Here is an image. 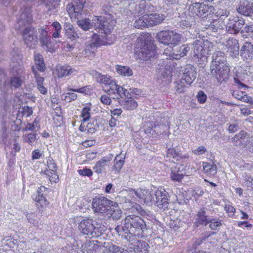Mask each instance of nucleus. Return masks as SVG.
Returning <instances> with one entry per match:
<instances>
[{"label":"nucleus","mask_w":253,"mask_h":253,"mask_svg":"<svg viewBox=\"0 0 253 253\" xmlns=\"http://www.w3.org/2000/svg\"><path fill=\"white\" fill-rule=\"evenodd\" d=\"M148 229L144 220L140 216L129 215L122 221V224L117 225L114 229L116 233L125 240L127 236H142Z\"/></svg>","instance_id":"f257e3e1"},{"label":"nucleus","mask_w":253,"mask_h":253,"mask_svg":"<svg viewBox=\"0 0 253 253\" xmlns=\"http://www.w3.org/2000/svg\"><path fill=\"white\" fill-rule=\"evenodd\" d=\"M135 54L137 59L151 62H154L157 58L154 41L150 34H147L141 38L140 48Z\"/></svg>","instance_id":"f03ea898"},{"label":"nucleus","mask_w":253,"mask_h":253,"mask_svg":"<svg viewBox=\"0 0 253 253\" xmlns=\"http://www.w3.org/2000/svg\"><path fill=\"white\" fill-rule=\"evenodd\" d=\"M106 229L107 227L104 225L95 222L90 218L84 219L79 224V229L81 233L89 238L100 237Z\"/></svg>","instance_id":"7ed1b4c3"},{"label":"nucleus","mask_w":253,"mask_h":253,"mask_svg":"<svg viewBox=\"0 0 253 253\" xmlns=\"http://www.w3.org/2000/svg\"><path fill=\"white\" fill-rule=\"evenodd\" d=\"M92 21L95 30L103 34L99 35L102 38L113 42L112 35L111 34L113 27L110 24V19H107L106 17L102 16H94Z\"/></svg>","instance_id":"20e7f679"},{"label":"nucleus","mask_w":253,"mask_h":253,"mask_svg":"<svg viewBox=\"0 0 253 253\" xmlns=\"http://www.w3.org/2000/svg\"><path fill=\"white\" fill-rule=\"evenodd\" d=\"M26 112H17L16 116L13 114V112H0V118L3 124V126H6L7 124L12 123L11 128L14 131H19L21 129L22 121L21 119ZM30 113L28 116L32 114L33 112H27Z\"/></svg>","instance_id":"39448f33"},{"label":"nucleus","mask_w":253,"mask_h":253,"mask_svg":"<svg viewBox=\"0 0 253 253\" xmlns=\"http://www.w3.org/2000/svg\"><path fill=\"white\" fill-rule=\"evenodd\" d=\"M156 38L160 43L169 45L176 44L181 41V36L172 30H163L157 34Z\"/></svg>","instance_id":"423d86ee"},{"label":"nucleus","mask_w":253,"mask_h":253,"mask_svg":"<svg viewBox=\"0 0 253 253\" xmlns=\"http://www.w3.org/2000/svg\"><path fill=\"white\" fill-rule=\"evenodd\" d=\"M6 86V73L3 69L0 68V107L4 111L10 109V101Z\"/></svg>","instance_id":"0eeeda50"},{"label":"nucleus","mask_w":253,"mask_h":253,"mask_svg":"<svg viewBox=\"0 0 253 253\" xmlns=\"http://www.w3.org/2000/svg\"><path fill=\"white\" fill-rule=\"evenodd\" d=\"M25 44L30 48H35L38 44V33L32 26L25 27L22 33Z\"/></svg>","instance_id":"6e6552de"},{"label":"nucleus","mask_w":253,"mask_h":253,"mask_svg":"<svg viewBox=\"0 0 253 253\" xmlns=\"http://www.w3.org/2000/svg\"><path fill=\"white\" fill-rule=\"evenodd\" d=\"M189 11L192 14L205 18L208 16L212 12L214 7L209 6L203 2H194L189 5Z\"/></svg>","instance_id":"1a4fd4ad"},{"label":"nucleus","mask_w":253,"mask_h":253,"mask_svg":"<svg viewBox=\"0 0 253 253\" xmlns=\"http://www.w3.org/2000/svg\"><path fill=\"white\" fill-rule=\"evenodd\" d=\"M203 43V39H201L195 40L193 43L194 57L198 59V64L202 67H204L208 61V56L205 54Z\"/></svg>","instance_id":"9d476101"},{"label":"nucleus","mask_w":253,"mask_h":253,"mask_svg":"<svg viewBox=\"0 0 253 253\" xmlns=\"http://www.w3.org/2000/svg\"><path fill=\"white\" fill-rule=\"evenodd\" d=\"M125 240L128 242V248L135 253H148L149 245L145 241L137 240L134 236L131 235L130 237L126 236Z\"/></svg>","instance_id":"9b49d317"},{"label":"nucleus","mask_w":253,"mask_h":253,"mask_svg":"<svg viewBox=\"0 0 253 253\" xmlns=\"http://www.w3.org/2000/svg\"><path fill=\"white\" fill-rule=\"evenodd\" d=\"M227 20L226 30L231 34H238L245 24V20L238 16H230Z\"/></svg>","instance_id":"f8f14e48"},{"label":"nucleus","mask_w":253,"mask_h":253,"mask_svg":"<svg viewBox=\"0 0 253 253\" xmlns=\"http://www.w3.org/2000/svg\"><path fill=\"white\" fill-rule=\"evenodd\" d=\"M107 198L101 196H96L92 199V206L94 212L103 214L105 213L110 205L112 203Z\"/></svg>","instance_id":"ddd939ff"},{"label":"nucleus","mask_w":253,"mask_h":253,"mask_svg":"<svg viewBox=\"0 0 253 253\" xmlns=\"http://www.w3.org/2000/svg\"><path fill=\"white\" fill-rule=\"evenodd\" d=\"M167 158L173 162L185 163L189 159V155L186 153L183 154L179 148L175 147L168 149Z\"/></svg>","instance_id":"4468645a"},{"label":"nucleus","mask_w":253,"mask_h":253,"mask_svg":"<svg viewBox=\"0 0 253 253\" xmlns=\"http://www.w3.org/2000/svg\"><path fill=\"white\" fill-rule=\"evenodd\" d=\"M154 195L156 198L155 203L159 208L164 209L168 208L169 194L164 188L160 187L155 190Z\"/></svg>","instance_id":"2eb2a0df"},{"label":"nucleus","mask_w":253,"mask_h":253,"mask_svg":"<svg viewBox=\"0 0 253 253\" xmlns=\"http://www.w3.org/2000/svg\"><path fill=\"white\" fill-rule=\"evenodd\" d=\"M211 74L214 77L220 84L226 83L230 77L229 66L221 68L210 69Z\"/></svg>","instance_id":"dca6fc26"},{"label":"nucleus","mask_w":253,"mask_h":253,"mask_svg":"<svg viewBox=\"0 0 253 253\" xmlns=\"http://www.w3.org/2000/svg\"><path fill=\"white\" fill-rule=\"evenodd\" d=\"M113 43V41H108L102 38L97 34L94 33L92 36L91 42H88L86 45L85 50L91 52H94L95 48L101 45H111Z\"/></svg>","instance_id":"f3484780"},{"label":"nucleus","mask_w":253,"mask_h":253,"mask_svg":"<svg viewBox=\"0 0 253 253\" xmlns=\"http://www.w3.org/2000/svg\"><path fill=\"white\" fill-rule=\"evenodd\" d=\"M229 66L227 62V57L224 52L221 51L215 52L212 56V61L210 65V69L222 68Z\"/></svg>","instance_id":"a211bd4d"},{"label":"nucleus","mask_w":253,"mask_h":253,"mask_svg":"<svg viewBox=\"0 0 253 253\" xmlns=\"http://www.w3.org/2000/svg\"><path fill=\"white\" fill-rule=\"evenodd\" d=\"M237 12L245 16L253 14V0H241L237 7Z\"/></svg>","instance_id":"6ab92c4d"},{"label":"nucleus","mask_w":253,"mask_h":253,"mask_svg":"<svg viewBox=\"0 0 253 253\" xmlns=\"http://www.w3.org/2000/svg\"><path fill=\"white\" fill-rule=\"evenodd\" d=\"M106 215L110 219L118 220L122 216V211L117 203L112 201L106 212Z\"/></svg>","instance_id":"aec40b11"},{"label":"nucleus","mask_w":253,"mask_h":253,"mask_svg":"<svg viewBox=\"0 0 253 253\" xmlns=\"http://www.w3.org/2000/svg\"><path fill=\"white\" fill-rule=\"evenodd\" d=\"M185 174L186 169L184 165L177 164L171 169L170 177L173 181H181Z\"/></svg>","instance_id":"412c9836"},{"label":"nucleus","mask_w":253,"mask_h":253,"mask_svg":"<svg viewBox=\"0 0 253 253\" xmlns=\"http://www.w3.org/2000/svg\"><path fill=\"white\" fill-rule=\"evenodd\" d=\"M197 76L196 68L191 64H187L183 70L182 78L187 81V83L192 84Z\"/></svg>","instance_id":"4be33fe9"},{"label":"nucleus","mask_w":253,"mask_h":253,"mask_svg":"<svg viewBox=\"0 0 253 253\" xmlns=\"http://www.w3.org/2000/svg\"><path fill=\"white\" fill-rule=\"evenodd\" d=\"M102 248L98 241H89L82 245L81 251L83 253H97Z\"/></svg>","instance_id":"5701e85b"},{"label":"nucleus","mask_w":253,"mask_h":253,"mask_svg":"<svg viewBox=\"0 0 253 253\" xmlns=\"http://www.w3.org/2000/svg\"><path fill=\"white\" fill-rule=\"evenodd\" d=\"M113 157V155L111 154L102 157L99 161L96 162L95 166L93 167L92 169L94 172L97 174L102 173L105 170L108 163L112 160Z\"/></svg>","instance_id":"b1692460"},{"label":"nucleus","mask_w":253,"mask_h":253,"mask_svg":"<svg viewBox=\"0 0 253 253\" xmlns=\"http://www.w3.org/2000/svg\"><path fill=\"white\" fill-rule=\"evenodd\" d=\"M209 219L210 218L206 215L205 209L202 208L196 214L195 221L193 222V227L197 228L202 225L206 226L209 224Z\"/></svg>","instance_id":"393cba45"},{"label":"nucleus","mask_w":253,"mask_h":253,"mask_svg":"<svg viewBox=\"0 0 253 253\" xmlns=\"http://www.w3.org/2000/svg\"><path fill=\"white\" fill-rule=\"evenodd\" d=\"M157 61L159 62L156 69L158 76L164 78L171 77V69L170 66L166 65L165 62L162 60H157Z\"/></svg>","instance_id":"a878e982"},{"label":"nucleus","mask_w":253,"mask_h":253,"mask_svg":"<svg viewBox=\"0 0 253 253\" xmlns=\"http://www.w3.org/2000/svg\"><path fill=\"white\" fill-rule=\"evenodd\" d=\"M146 20L148 26H155L161 24L165 19L166 16L162 14L151 13L145 14Z\"/></svg>","instance_id":"bb28decb"},{"label":"nucleus","mask_w":253,"mask_h":253,"mask_svg":"<svg viewBox=\"0 0 253 253\" xmlns=\"http://www.w3.org/2000/svg\"><path fill=\"white\" fill-rule=\"evenodd\" d=\"M248 133L242 130L238 134L233 137L231 139V141L235 146L241 147L243 146L245 147L247 144L245 139Z\"/></svg>","instance_id":"cd10ccee"},{"label":"nucleus","mask_w":253,"mask_h":253,"mask_svg":"<svg viewBox=\"0 0 253 253\" xmlns=\"http://www.w3.org/2000/svg\"><path fill=\"white\" fill-rule=\"evenodd\" d=\"M241 56L245 59L252 60L253 58V45L246 42L240 50Z\"/></svg>","instance_id":"c85d7f7f"},{"label":"nucleus","mask_w":253,"mask_h":253,"mask_svg":"<svg viewBox=\"0 0 253 253\" xmlns=\"http://www.w3.org/2000/svg\"><path fill=\"white\" fill-rule=\"evenodd\" d=\"M190 50V47L187 44H183L178 47H176L173 49V56L176 59L186 56Z\"/></svg>","instance_id":"c756f323"},{"label":"nucleus","mask_w":253,"mask_h":253,"mask_svg":"<svg viewBox=\"0 0 253 253\" xmlns=\"http://www.w3.org/2000/svg\"><path fill=\"white\" fill-rule=\"evenodd\" d=\"M203 170L208 175H214L217 172V167L213 161L209 163L203 162L202 164Z\"/></svg>","instance_id":"7c9ffc66"},{"label":"nucleus","mask_w":253,"mask_h":253,"mask_svg":"<svg viewBox=\"0 0 253 253\" xmlns=\"http://www.w3.org/2000/svg\"><path fill=\"white\" fill-rule=\"evenodd\" d=\"M195 18L194 15L188 14L179 23V26L182 29H186L191 27L193 25L195 24Z\"/></svg>","instance_id":"2f4dec72"},{"label":"nucleus","mask_w":253,"mask_h":253,"mask_svg":"<svg viewBox=\"0 0 253 253\" xmlns=\"http://www.w3.org/2000/svg\"><path fill=\"white\" fill-rule=\"evenodd\" d=\"M65 30V35L68 39L71 40L72 42L79 38L78 34L75 30L73 25L70 24H66Z\"/></svg>","instance_id":"473e14b6"},{"label":"nucleus","mask_w":253,"mask_h":253,"mask_svg":"<svg viewBox=\"0 0 253 253\" xmlns=\"http://www.w3.org/2000/svg\"><path fill=\"white\" fill-rule=\"evenodd\" d=\"M33 199L37 205H39L42 208L46 207L48 204L46 199L39 190L37 191L36 195L33 196Z\"/></svg>","instance_id":"72a5a7b5"},{"label":"nucleus","mask_w":253,"mask_h":253,"mask_svg":"<svg viewBox=\"0 0 253 253\" xmlns=\"http://www.w3.org/2000/svg\"><path fill=\"white\" fill-rule=\"evenodd\" d=\"M175 90L177 93H183L185 92L187 88L191 84L187 83V81L184 80L182 78L175 82Z\"/></svg>","instance_id":"f704fd0d"},{"label":"nucleus","mask_w":253,"mask_h":253,"mask_svg":"<svg viewBox=\"0 0 253 253\" xmlns=\"http://www.w3.org/2000/svg\"><path fill=\"white\" fill-rule=\"evenodd\" d=\"M66 8L67 11L70 14L71 13L75 14L76 19L83 18V13L81 12L83 10H79L74 3H68L67 5Z\"/></svg>","instance_id":"c9c22d12"},{"label":"nucleus","mask_w":253,"mask_h":253,"mask_svg":"<svg viewBox=\"0 0 253 253\" xmlns=\"http://www.w3.org/2000/svg\"><path fill=\"white\" fill-rule=\"evenodd\" d=\"M76 23L77 25L84 31H88L92 27H93L92 22L91 23L89 18H82L77 19Z\"/></svg>","instance_id":"e433bc0d"},{"label":"nucleus","mask_w":253,"mask_h":253,"mask_svg":"<svg viewBox=\"0 0 253 253\" xmlns=\"http://www.w3.org/2000/svg\"><path fill=\"white\" fill-rule=\"evenodd\" d=\"M75 70L70 66H63L57 70L58 77L63 78L71 75Z\"/></svg>","instance_id":"4c0bfd02"},{"label":"nucleus","mask_w":253,"mask_h":253,"mask_svg":"<svg viewBox=\"0 0 253 253\" xmlns=\"http://www.w3.org/2000/svg\"><path fill=\"white\" fill-rule=\"evenodd\" d=\"M227 46L228 50H230L233 54L236 55L239 53V46L238 41L235 39H231L227 42Z\"/></svg>","instance_id":"58836bf2"},{"label":"nucleus","mask_w":253,"mask_h":253,"mask_svg":"<svg viewBox=\"0 0 253 253\" xmlns=\"http://www.w3.org/2000/svg\"><path fill=\"white\" fill-rule=\"evenodd\" d=\"M113 170L119 173L122 169L125 163V157L122 158L121 154L118 155L114 159Z\"/></svg>","instance_id":"ea45409f"},{"label":"nucleus","mask_w":253,"mask_h":253,"mask_svg":"<svg viewBox=\"0 0 253 253\" xmlns=\"http://www.w3.org/2000/svg\"><path fill=\"white\" fill-rule=\"evenodd\" d=\"M60 0H42L48 11L56 9L59 5Z\"/></svg>","instance_id":"a19ab883"},{"label":"nucleus","mask_w":253,"mask_h":253,"mask_svg":"<svg viewBox=\"0 0 253 253\" xmlns=\"http://www.w3.org/2000/svg\"><path fill=\"white\" fill-rule=\"evenodd\" d=\"M51 115L56 126H61L64 122L63 112H54L52 113Z\"/></svg>","instance_id":"79ce46f5"},{"label":"nucleus","mask_w":253,"mask_h":253,"mask_svg":"<svg viewBox=\"0 0 253 253\" xmlns=\"http://www.w3.org/2000/svg\"><path fill=\"white\" fill-rule=\"evenodd\" d=\"M35 64L37 69L40 72H43L45 69V65L42 55L38 54L34 56Z\"/></svg>","instance_id":"37998d69"},{"label":"nucleus","mask_w":253,"mask_h":253,"mask_svg":"<svg viewBox=\"0 0 253 253\" xmlns=\"http://www.w3.org/2000/svg\"><path fill=\"white\" fill-rule=\"evenodd\" d=\"M116 69L119 74L124 76L130 77L133 75L132 70L127 66L117 65Z\"/></svg>","instance_id":"c03bdc74"},{"label":"nucleus","mask_w":253,"mask_h":253,"mask_svg":"<svg viewBox=\"0 0 253 253\" xmlns=\"http://www.w3.org/2000/svg\"><path fill=\"white\" fill-rule=\"evenodd\" d=\"M39 40L42 46H45L48 47V45L50 42V38L49 36H48L47 33L46 31H42L40 35Z\"/></svg>","instance_id":"a18cd8bd"},{"label":"nucleus","mask_w":253,"mask_h":253,"mask_svg":"<svg viewBox=\"0 0 253 253\" xmlns=\"http://www.w3.org/2000/svg\"><path fill=\"white\" fill-rule=\"evenodd\" d=\"M95 78L98 83L100 84H104L105 85H109L111 84L112 80L111 79L110 77L107 75H102L100 73H96Z\"/></svg>","instance_id":"49530a36"},{"label":"nucleus","mask_w":253,"mask_h":253,"mask_svg":"<svg viewBox=\"0 0 253 253\" xmlns=\"http://www.w3.org/2000/svg\"><path fill=\"white\" fill-rule=\"evenodd\" d=\"M232 96L235 98L242 100L244 102L248 99V96L244 91H242L239 89L235 90L232 92Z\"/></svg>","instance_id":"de8ad7c7"},{"label":"nucleus","mask_w":253,"mask_h":253,"mask_svg":"<svg viewBox=\"0 0 253 253\" xmlns=\"http://www.w3.org/2000/svg\"><path fill=\"white\" fill-rule=\"evenodd\" d=\"M245 185L250 190H253V176L249 173H245L243 175Z\"/></svg>","instance_id":"09e8293b"},{"label":"nucleus","mask_w":253,"mask_h":253,"mask_svg":"<svg viewBox=\"0 0 253 253\" xmlns=\"http://www.w3.org/2000/svg\"><path fill=\"white\" fill-rule=\"evenodd\" d=\"M130 194L133 195V194L140 199L143 200L146 194H148V190L145 189H137L136 190L131 188L129 190Z\"/></svg>","instance_id":"8fccbe9b"},{"label":"nucleus","mask_w":253,"mask_h":253,"mask_svg":"<svg viewBox=\"0 0 253 253\" xmlns=\"http://www.w3.org/2000/svg\"><path fill=\"white\" fill-rule=\"evenodd\" d=\"M32 21V19L30 14H27L26 13H22L20 16L18 23L19 26L25 25L26 24H29Z\"/></svg>","instance_id":"3c124183"},{"label":"nucleus","mask_w":253,"mask_h":253,"mask_svg":"<svg viewBox=\"0 0 253 253\" xmlns=\"http://www.w3.org/2000/svg\"><path fill=\"white\" fill-rule=\"evenodd\" d=\"M133 25L134 27L138 29H142L145 27H148V24L147 20H146L145 15L142 17L139 18L138 19L136 20L134 23Z\"/></svg>","instance_id":"603ef678"},{"label":"nucleus","mask_w":253,"mask_h":253,"mask_svg":"<svg viewBox=\"0 0 253 253\" xmlns=\"http://www.w3.org/2000/svg\"><path fill=\"white\" fill-rule=\"evenodd\" d=\"M7 128L5 126H2L0 130V141L5 144L7 142L8 133Z\"/></svg>","instance_id":"864d4df0"},{"label":"nucleus","mask_w":253,"mask_h":253,"mask_svg":"<svg viewBox=\"0 0 253 253\" xmlns=\"http://www.w3.org/2000/svg\"><path fill=\"white\" fill-rule=\"evenodd\" d=\"M43 173L49 177V179L50 181H52L55 182H57V180L58 179V175L57 172H53L49 169H46Z\"/></svg>","instance_id":"5fc2aeb1"},{"label":"nucleus","mask_w":253,"mask_h":253,"mask_svg":"<svg viewBox=\"0 0 253 253\" xmlns=\"http://www.w3.org/2000/svg\"><path fill=\"white\" fill-rule=\"evenodd\" d=\"M156 127L155 123L153 122H148L146 123V126L144 131L146 133L153 134L155 132L154 128Z\"/></svg>","instance_id":"6e6d98bb"},{"label":"nucleus","mask_w":253,"mask_h":253,"mask_svg":"<svg viewBox=\"0 0 253 253\" xmlns=\"http://www.w3.org/2000/svg\"><path fill=\"white\" fill-rule=\"evenodd\" d=\"M203 46L204 49H205V54L207 56L208 54H209V52H210L214 47L213 44L212 42L208 40L203 39Z\"/></svg>","instance_id":"4d7b16f0"},{"label":"nucleus","mask_w":253,"mask_h":253,"mask_svg":"<svg viewBox=\"0 0 253 253\" xmlns=\"http://www.w3.org/2000/svg\"><path fill=\"white\" fill-rule=\"evenodd\" d=\"M209 227L212 230H216L221 225V220H216L214 218L209 219Z\"/></svg>","instance_id":"13d9d810"},{"label":"nucleus","mask_w":253,"mask_h":253,"mask_svg":"<svg viewBox=\"0 0 253 253\" xmlns=\"http://www.w3.org/2000/svg\"><path fill=\"white\" fill-rule=\"evenodd\" d=\"M220 24L219 21L217 20H214L211 22L209 25L208 29L211 30L213 32H216L217 30L220 28Z\"/></svg>","instance_id":"bf43d9fd"},{"label":"nucleus","mask_w":253,"mask_h":253,"mask_svg":"<svg viewBox=\"0 0 253 253\" xmlns=\"http://www.w3.org/2000/svg\"><path fill=\"white\" fill-rule=\"evenodd\" d=\"M23 83L21 79L19 77H13L11 79L10 84L11 86L15 88L20 87Z\"/></svg>","instance_id":"052dcab7"},{"label":"nucleus","mask_w":253,"mask_h":253,"mask_svg":"<svg viewBox=\"0 0 253 253\" xmlns=\"http://www.w3.org/2000/svg\"><path fill=\"white\" fill-rule=\"evenodd\" d=\"M118 85H119L117 84V83L113 80L111 84H110L109 85V88L104 89V91L108 94H115L116 90Z\"/></svg>","instance_id":"680f3d73"},{"label":"nucleus","mask_w":253,"mask_h":253,"mask_svg":"<svg viewBox=\"0 0 253 253\" xmlns=\"http://www.w3.org/2000/svg\"><path fill=\"white\" fill-rule=\"evenodd\" d=\"M112 119L109 121V125L111 127H115L117 125V120L115 118V116L119 117L122 112H111Z\"/></svg>","instance_id":"e2e57ef3"},{"label":"nucleus","mask_w":253,"mask_h":253,"mask_svg":"<svg viewBox=\"0 0 253 253\" xmlns=\"http://www.w3.org/2000/svg\"><path fill=\"white\" fill-rule=\"evenodd\" d=\"M125 105L126 110H134L137 106V103L134 99H131L126 101Z\"/></svg>","instance_id":"0e129e2a"},{"label":"nucleus","mask_w":253,"mask_h":253,"mask_svg":"<svg viewBox=\"0 0 253 253\" xmlns=\"http://www.w3.org/2000/svg\"><path fill=\"white\" fill-rule=\"evenodd\" d=\"M68 89L70 91L79 92V93H83L84 94H87L90 92L89 88L88 86H84L81 88H77V89L70 88H68Z\"/></svg>","instance_id":"69168bd1"},{"label":"nucleus","mask_w":253,"mask_h":253,"mask_svg":"<svg viewBox=\"0 0 253 253\" xmlns=\"http://www.w3.org/2000/svg\"><path fill=\"white\" fill-rule=\"evenodd\" d=\"M196 97L198 99V101L200 103H205L207 99V96L206 94L202 90H200L197 95Z\"/></svg>","instance_id":"338daca9"},{"label":"nucleus","mask_w":253,"mask_h":253,"mask_svg":"<svg viewBox=\"0 0 253 253\" xmlns=\"http://www.w3.org/2000/svg\"><path fill=\"white\" fill-rule=\"evenodd\" d=\"M47 165L48 169L53 172H57L56 164L54 162L52 159L49 158L47 161Z\"/></svg>","instance_id":"774afa93"}]
</instances>
